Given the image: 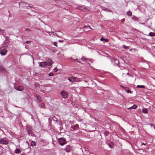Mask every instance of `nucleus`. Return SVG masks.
Here are the masks:
<instances>
[{"instance_id":"nucleus-4","label":"nucleus","mask_w":155,"mask_h":155,"mask_svg":"<svg viewBox=\"0 0 155 155\" xmlns=\"http://www.w3.org/2000/svg\"><path fill=\"white\" fill-rule=\"evenodd\" d=\"M77 78V77H75L72 76L71 77H69L68 78V80L70 82H71L72 83H73V82L76 81V79Z\"/></svg>"},{"instance_id":"nucleus-8","label":"nucleus","mask_w":155,"mask_h":155,"mask_svg":"<svg viewBox=\"0 0 155 155\" xmlns=\"http://www.w3.org/2000/svg\"><path fill=\"white\" fill-rule=\"evenodd\" d=\"M79 9L80 10L83 12H85L87 10V9L86 8H85L83 7H80Z\"/></svg>"},{"instance_id":"nucleus-5","label":"nucleus","mask_w":155,"mask_h":155,"mask_svg":"<svg viewBox=\"0 0 155 155\" xmlns=\"http://www.w3.org/2000/svg\"><path fill=\"white\" fill-rule=\"evenodd\" d=\"M7 52V51L6 49L5 48H3V49H2L0 51V54L2 55H4L6 54Z\"/></svg>"},{"instance_id":"nucleus-39","label":"nucleus","mask_w":155,"mask_h":155,"mask_svg":"<svg viewBox=\"0 0 155 155\" xmlns=\"http://www.w3.org/2000/svg\"><path fill=\"white\" fill-rule=\"evenodd\" d=\"M32 7V6L31 5H29V7L31 8V7Z\"/></svg>"},{"instance_id":"nucleus-17","label":"nucleus","mask_w":155,"mask_h":155,"mask_svg":"<svg viewBox=\"0 0 155 155\" xmlns=\"http://www.w3.org/2000/svg\"><path fill=\"white\" fill-rule=\"evenodd\" d=\"M53 120L56 121L57 122H58V121L57 118L54 116L53 118Z\"/></svg>"},{"instance_id":"nucleus-3","label":"nucleus","mask_w":155,"mask_h":155,"mask_svg":"<svg viewBox=\"0 0 155 155\" xmlns=\"http://www.w3.org/2000/svg\"><path fill=\"white\" fill-rule=\"evenodd\" d=\"M59 143L60 144L63 146L66 143V139L64 138H60L58 140Z\"/></svg>"},{"instance_id":"nucleus-41","label":"nucleus","mask_w":155,"mask_h":155,"mask_svg":"<svg viewBox=\"0 0 155 155\" xmlns=\"http://www.w3.org/2000/svg\"><path fill=\"white\" fill-rule=\"evenodd\" d=\"M127 74H128V75H130V76H131V75H130V74H129V73H127Z\"/></svg>"},{"instance_id":"nucleus-30","label":"nucleus","mask_w":155,"mask_h":155,"mask_svg":"<svg viewBox=\"0 0 155 155\" xmlns=\"http://www.w3.org/2000/svg\"><path fill=\"white\" fill-rule=\"evenodd\" d=\"M54 46H55L56 47L58 46V45H57V43H56V42H54Z\"/></svg>"},{"instance_id":"nucleus-11","label":"nucleus","mask_w":155,"mask_h":155,"mask_svg":"<svg viewBox=\"0 0 155 155\" xmlns=\"http://www.w3.org/2000/svg\"><path fill=\"white\" fill-rule=\"evenodd\" d=\"M23 5L25 6V7L26 8H29V5L28 4L25 3L24 2L23 3Z\"/></svg>"},{"instance_id":"nucleus-21","label":"nucleus","mask_w":155,"mask_h":155,"mask_svg":"<svg viewBox=\"0 0 155 155\" xmlns=\"http://www.w3.org/2000/svg\"><path fill=\"white\" fill-rule=\"evenodd\" d=\"M127 15H128L131 16L132 15V12H127Z\"/></svg>"},{"instance_id":"nucleus-10","label":"nucleus","mask_w":155,"mask_h":155,"mask_svg":"<svg viewBox=\"0 0 155 155\" xmlns=\"http://www.w3.org/2000/svg\"><path fill=\"white\" fill-rule=\"evenodd\" d=\"M142 112L143 113L147 114L148 113V110L147 109L143 108L142 109Z\"/></svg>"},{"instance_id":"nucleus-25","label":"nucleus","mask_w":155,"mask_h":155,"mask_svg":"<svg viewBox=\"0 0 155 155\" xmlns=\"http://www.w3.org/2000/svg\"><path fill=\"white\" fill-rule=\"evenodd\" d=\"M123 47H124V49H128V48H129L128 47V46H124Z\"/></svg>"},{"instance_id":"nucleus-28","label":"nucleus","mask_w":155,"mask_h":155,"mask_svg":"<svg viewBox=\"0 0 155 155\" xmlns=\"http://www.w3.org/2000/svg\"><path fill=\"white\" fill-rule=\"evenodd\" d=\"M54 74L52 73H50L49 74V76H53Z\"/></svg>"},{"instance_id":"nucleus-26","label":"nucleus","mask_w":155,"mask_h":155,"mask_svg":"<svg viewBox=\"0 0 155 155\" xmlns=\"http://www.w3.org/2000/svg\"><path fill=\"white\" fill-rule=\"evenodd\" d=\"M101 41H104L105 40V38H103V37H101Z\"/></svg>"},{"instance_id":"nucleus-31","label":"nucleus","mask_w":155,"mask_h":155,"mask_svg":"<svg viewBox=\"0 0 155 155\" xmlns=\"http://www.w3.org/2000/svg\"><path fill=\"white\" fill-rule=\"evenodd\" d=\"M59 42H63L64 41V40H60L58 41Z\"/></svg>"},{"instance_id":"nucleus-38","label":"nucleus","mask_w":155,"mask_h":155,"mask_svg":"<svg viewBox=\"0 0 155 155\" xmlns=\"http://www.w3.org/2000/svg\"><path fill=\"white\" fill-rule=\"evenodd\" d=\"M26 31H30V30L29 29V28H27V29H26Z\"/></svg>"},{"instance_id":"nucleus-1","label":"nucleus","mask_w":155,"mask_h":155,"mask_svg":"<svg viewBox=\"0 0 155 155\" xmlns=\"http://www.w3.org/2000/svg\"><path fill=\"white\" fill-rule=\"evenodd\" d=\"M53 64L52 60L51 59H49L46 62H42L39 63L40 67H43L47 66H49Z\"/></svg>"},{"instance_id":"nucleus-12","label":"nucleus","mask_w":155,"mask_h":155,"mask_svg":"<svg viewBox=\"0 0 155 155\" xmlns=\"http://www.w3.org/2000/svg\"><path fill=\"white\" fill-rule=\"evenodd\" d=\"M5 71V69L2 67L0 66V71L2 72H4Z\"/></svg>"},{"instance_id":"nucleus-34","label":"nucleus","mask_w":155,"mask_h":155,"mask_svg":"<svg viewBox=\"0 0 155 155\" xmlns=\"http://www.w3.org/2000/svg\"><path fill=\"white\" fill-rule=\"evenodd\" d=\"M30 42V41H26V42H25V43H26V44H29V42Z\"/></svg>"},{"instance_id":"nucleus-36","label":"nucleus","mask_w":155,"mask_h":155,"mask_svg":"<svg viewBox=\"0 0 155 155\" xmlns=\"http://www.w3.org/2000/svg\"><path fill=\"white\" fill-rule=\"evenodd\" d=\"M146 144H147V143H141V145H146Z\"/></svg>"},{"instance_id":"nucleus-16","label":"nucleus","mask_w":155,"mask_h":155,"mask_svg":"<svg viewBox=\"0 0 155 155\" xmlns=\"http://www.w3.org/2000/svg\"><path fill=\"white\" fill-rule=\"evenodd\" d=\"M20 151V150L19 149H16L15 151V153H18Z\"/></svg>"},{"instance_id":"nucleus-24","label":"nucleus","mask_w":155,"mask_h":155,"mask_svg":"<svg viewBox=\"0 0 155 155\" xmlns=\"http://www.w3.org/2000/svg\"><path fill=\"white\" fill-rule=\"evenodd\" d=\"M132 106V109H136L137 107V106L135 104H134Z\"/></svg>"},{"instance_id":"nucleus-42","label":"nucleus","mask_w":155,"mask_h":155,"mask_svg":"<svg viewBox=\"0 0 155 155\" xmlns=\"http://www.w3.org/2000/svg\"><path fill=\"white\" fill-rule=\"evenodd\" d=\"M89 28H85V29H86L87 30V29H88Z\"/></svg>"},{"instance_id":"nucleus-35","label":"nucleus","mask_w":155,"mask_h":155,"mask_svg":"<svg viewBox=\"0 0 155 155\" xmlns=\"http://www.w3.org/2000/svg\"><path fill=\"white\" fill-rule=\"evenodd\" d=\"M31 130H28V133L29 134H30V133H31Z\"/></svg>"},{"instance_id":"nucleus-14","label":"nucleus","mask_w":155,"mask_h":155,"mask_svg":"<svg viewBox=\"0 0 155 155\" xmlns=\"http://www.w3.org/2000/svg\"><path fill=\"white\" fill-rule=\"evenodd\" d=\"M79 127L78 125L77 124L73 126V129L74 130H76L77 128Z\"/></svg>"},{"instance_id":"nucleus-40","label":"nucleus","mask_w":155,"mask_h":155,"mask_svg":"<svg viewBox=\"0 0 155 155\" xmlns=\"http://www.w3.org/2000/svg\"><path fill=\"white\" fill-rule=\"evenodd\" d=\"M55 35L57 37H59V36L57 34H55Z\"/></svg>"},{"instance_id":"nucleus-37","label":"nucleus","mask_w":155,"mask_h":155,"mask_svg":"<svg viewBox=\"0 0 155 155\" xmlns=\"http://www.w3.org/2000/svg\"><path fill=\"white\" fill-rule=\"evenodd\" d=\"M41 97H38V99L39 100L38 101V102H40V99H39V98H41Z\"/></svg>"},{"instance_id":"nucleus-43","label":"nucleus","mask_w":155,"mask_h":155,"mask_svg":"<svg viewBox=\"0 0 155 155\" xmlns=\"http://www.w3.org/2000/svg\"><path fill=\"white\" fill-rule=\"evenodd\" d=\"M76 61H78V60H76Z\"/></svg>"},{"instance_id":"nucleus-27","label":"nucleus","mask_w":155,"mask_h":155,"mask_svg":"<svg viewBox=\"0 0 155 155\" xmlns=\"http://www.w3.org/2000/svg\"><path fill=\"white\" fill-rule=\"evenodd\" d=\"M54 70L55 72H56L58 71V69L57 68H54Z\"/></svg>"},{"instance_id":"nucleus-32","label":"nucleus","mask_w":155,"mask_h":155,"mask_svg":"<svg viewBox=\"0 0 155 155\" xmlns=\"http://www.w3.org/2000/svg\"><path fill=\"white\" fill-rule=\"evenodd\" d=\"M105 42H108L109 41V40L108 39H105L104 40Z\"/></svg>"},{"instance_id":"nucleus-20","label":"nucleus","mask_w":155,"mask_h":155,"mask_svg":"<svg viewBox=\"0 0 155 155\" xmlns=\"http://www.w3.org/2000/svg\"><path fill=\"white\" fill-rule=\"evenodd\" d=\"M81 59L82 61H85L88 60L87 58H84V57H83L81 58Z\"/></svg>"},{"instance_id":"nucleus-13","label":"nucleus","mask_w":155,"mask_h":155,"mask_svg":"<svg viewBox=\"0 0 155 155\" xmlns=\"http://www.w3.org/2000/svg\"><path fill=\"white\" fill-rule=\"evenodd\" d=\"M149 35L151 36H155V33L154 32H150L149 33Z\"/></svg>"},{"instance_id":"nucleus-2","label":"nucleus","mask_w":155,"mask_h":155,"mask_svg":"<svg viewBox=\"0 0 155 155\" xmlns=\"http://www.w3.org/2000/svg\"><path fill=\"white\" fill-rule=\"evenodd\" d=\"M8 143V141L5 137L0 139V143L2 144L7 145Z\"/></svg>"},{"instance_id":"nucleus-9","label":"nucleus","mask_w":155,"mask_h":155,"mask_svg":"<svg viewBox=\"0 0 155 155\" xmlns=\"http://www.w3.org/2000/svg\"><path fill=\"white\" fill-rule=\"evenodd\" d=\"M70 146L69 145H67L66 148V151L67 152H69L70 150Z\"/></svg>"},{"instance_id":"nucleus-22","label":"nucleus","mask_w":155,"mask_h":155,"mask_svg":"<svg viewBox=\"0 0 155 155\" xmlns=\"http://www.w3.org/2000/svg\"><path fill=\"white\" fill-rule=\"evenodd\" d=\"M86 28H89V29H92L91 28V27L90 26H85L84 27V29H85Z\"/></svg>"},{"instance_id":"nucleus-23","label":"nucleus","mask_w":155,"mask_h":155,"mask_svg":"<svg viewBox=\"0 0 155 155\" xmlns=\"http://www.w3.org/2000/svg\"><path fill=\"white\" fill-rule=\"evenodd\" d=\"M114 145V144L112 143H111L109 144V146L110 148H111Z\"/></svg>"},{"instance_id":"nucleus-19","label":"nucleus","mask_w":155,"mask_h":155,"mask_svg":"<svg viewBox=\"0 0 155 155\" xmlns=\"http://www.w3.org/2000/svg\"><path fill=\"white\" fill-rule=\"evenodd\" d=\"M109 132L107 131L104 132V134L105 136H107L109 135Z\"/></svg>"},{"instance_id":"nucleus-29","label":"nucleus","mask_w":155,"mask_h":155,"mask_svg":"<svg viewBox=\"0 0 155 155\" xmlns=\"http://www.w3.org/2000/svg\"><path fill=\"white\" fill-rule=\"evenodd\" d=\"M126 91L128 93H131V91L130 90H127Z\"/></svg>"},{"instance_id":"nucleus-7","label":"nucleus","mask_w":155,"mask_h":155,"mask_svg":"<svg viewBox=\"0 0 155 155\" xmlns=\"http://www.w3.org/2000/svg\"><path fill=\"white\" fill-rule=\"evenodd\" d=\"M24 89V87L22 86H18L16 88V90L19 91H22Z\"/></svg>"},{"instance_id":"nucleus-33","label":"nucleus","mask_w":155,"mask_h":155,"mask_svg":"<svg viewBox=\"0 0 155 155\" xmlns=\"http://www.w3.org/2000/svg\"><path fill=\"white\" fill-rule=\"evenodd\" d=\"M132 109V106L128 108L127 109L128 110H131Z\"/></svg>"},{"instance_id":"nucleus-6","label":"nucleus","mask_w":155,"mask_h":155,"mask_svg":"<svg viewBox=\"0 0 155 155\" xmlns=\"http://www.w3.org/2000/svg\"><path fill=\"white\" fill-rule=\"evenodd\" d=\"M61 94L62 97H68V93L65 91H62L61 93Z\"/></svg>"},{"instance_id":"nucleus-15","label":"nucleus","mask_w":155,"mask_h":155,"mask_svg":"<svg viewBox=\"0 0 155 155\" xmlns=\"http://www.w3.org/2000/svg\"><path fill=\"white\" fill-rule=\"evenodd\" d=\"M36 145V143L34 141H32L31 144V146H34Z\"/></svg>"},{"instance_id":"nucleus-44","label":"nucleus","mask_w":155,"mask_h":155,"mask_svg":"<svg viewBox=\"0 0 155 155\" xmlns=\"http://www.w3.org/2000/svg\"><path fill=\"white\" fill-rule=\"evenodd\" d=\"M154 108H155V107H154Z\"/></svg>"},{"instance_id":"nucleus-18","label":"nucleus","mask_w":155,"mask_h":155,"mask_svg":"<svg viewBox=\"0 0 155 155\" xmlns=\"http://www.w3.org/2000/svg\"><path fill=\"white\" fill-rule=\"evenodd\" d=\"M137 88H144L145 87V86L144 85H138L137 86Z\"/></svg>"}]
</instances>
